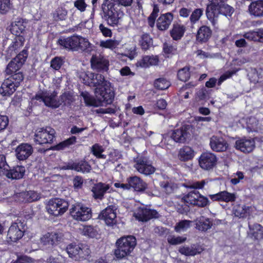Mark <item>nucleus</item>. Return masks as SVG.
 Returning <instances> with one entry per match:
<instances>
[{
	"label": "nucleus",
	"mask_w": 263,
	"mask_h": 263,
	"mask_svg": "<svg viewBox=\"0 0 263 263\" xmlns=\"http://www.w3.org/2000/svg\"><path fill=\"white\" fill-rule=\"evenodd\" d=\"M79 77L83 79V82L85 85L95 87V92L97 99L86 91L81 93L86 105L98 107L101 105L103 102L108 104L112 102L115 93L111 83L105 80L102 74L87 71L82 72Z\"/></svg>",
	"instance_id": "obj_1"
},
{
	"label": "nucleus",
	"mask_w": 263,
	"mask_h": 263,
	"mask_svg": "<svg viewBox=\"0 0 263 263\" xmlns=\"http://www.w3.org/2000/svg\"><path fill=\"white\" fill-rule=\"evenodd\" d=\"M117 3L115 0H104L101 6V17L106 22L107 24L111 27L117 26L119 23L117 9L119 5L124 6H130L133 0H117Z\"/></svg>",
	"instance_id": "obj_2"
},
{
	"label": "nucleus",
	"mask_w": 263,
	"mask_h": 263,
	"mask_svg": "<svg viewBox=\"0 0 263 263\" xmlns=\"http://www.w3.org/2000/svg\"><path fill=\"white\" fill-rule=\"evenodd\" d=\"M136 245V239L134 236L121 237L116 242V249L114 251L115 256L118 259H122L129 255Z\"/></svg>",
	"instance_id": "obj_3"
},
{
	"label": "nucleus",
	"mask_w": 263,
	"mask_h": 263,
	"mask_svg": "<svg viewBox=\"0 0 263 263\" xmlns=\"http://www.w3.org/2000/svg\"><path fill=\"white\" fill-rule=\"evenodd\" d=\"M234 12V9L224 3L217 6L207 5L206 15L208 19L211 21L213 26H215L217 24V18L219 14L224 16H231Z\"/></svg>",
	"instance_id": "obj_4"
},
{
	"label": "nucleus",
	"mask_w": 263,
	"mask_h": 263,
	"mask_svg": "<svg viewBox=\"0 0 263 263\" xmlns=\"http://www.w3.org/2000/svg\"><path fill=\"white\" fill-rule=\"evenodd\" d=\"M24 76L21 72L14 73L6 79L0 88V93L4 96H10L13 93L23 80Z\"/></svg>",
	"instance_id": "obj_5"
},
{
	"label": "nucleus",
	"mask_w": 263,
	"mask_h": 263,
	"mask_svg": "<svg viewBox=\"0 0 263 263\" xmlns=\"http://www.w3.org/2000/svg\"><path fill=\"white\" fill-rule=\"evenodd\" d=\"M69 203L65 199L55 198L50 199L46 205L48 213L54 216L63 215L68 210Z\"/></svg>",
	"instance_id": "obj_6"
},
{
	"label": "nucleus",
	"mask_w": 263,
	"mask_h": 263,
	"mask_svg": "<svg viewBox=\"0 0 263 263\" xmlns=\"http://www.w3.org/2000/svg\"><path fill=\"white\" fill-rule=\"evenodd\" d=\"M69 256L75 260L85 259L90 253L88 247L85 245L70 243L66 248Z\"/></svg>",
	"instance_id": "obj_7"
},
{
	"label": "nucleus",
	"mask_w": 263,
	"mask_h": 263,
	"mask_svg": "<svg viewBox=\"0 0 263 263\" xmlns=\"http://www.w3.org/2000/svg\"><path fill=\"white\" fill-rule=\"evenodd\" d=\"M70 213L73 219L79 221H85L91 217L90 209L80 202L72 205Z\"/></svg>",
	"instance_id": "obj_8"
},
{
	"label": "nucleus",
	"mask_w": 263,
	"mask_h": 263,
	"mask_svg": "<svg viewBox=\"0 0 263 263\" xmlns=\"http://www.w3.org/2000/svg\"><path fill=\"white\" fill-rule=\"evenodd\" d=\"M25 225L24 221L22 222L18 219L12 223L8 231L7 241L11 243L16 242L21 239L24 235Z\"/></svg>",
	"instance_id": "obj_9"
},
{
	"label": "nucleus",
	"mask_w": 263,
	"mask_h": 263,
	"mask_svg": "<svg viewBox=\"0 0 263 263\" xmlns=\"http://www.w3.org/2000/svg\"><path fill=\"white\" fill-rule=\"evenodd\" d=\"M55 134L54 129L50 127L40 128L34 135V141L39 144L52 143L55 138Z\"/></svg>",
	"instance_id": "obj_10"
},
{
	"label": "nucleus",
	"mask_w": 263,
	"mask_h": 263,
	"mask_svg": "<svg viewBox=\"0 0 263 263\" xmlns=\"http://www.w3.org/2000/svg\"><path fill=\"white\" fill-rule=\"evenodd\" d=\"M32 99L43 102L46 106L53 108H57L60 106V102L57 99V92L55 91H42L36 94Z\"/></svg>",
	"instance_id": "obj_11"
},
{
	"label": "nucleus",
	"mask_w": 263,
	"mask_h": 263,
	"mask_svg": "<svg viewBox=\"0 0 263 263\" xmlns=\"http://www.w3.org/2000/svg\"><path fill=\"white\" fill-rule=\"evenodd\" d=\"M116 210L117 208L115 205H110L102 211L99 217L103 220L107 226L113 227L117 223Z\"/></svg>",
	"instance_id": "obj_12"
},
{
	"label": "nucleus",
	"mask_w": 263,
	"mask_h": 263,
	"mask_svg": "<svg viewBox=\"0 0 263 263\" xmlns=\"http://www.w3.org/2000/svg\"><path fill=\"white\" fill-rule=\"evenodd\" d=\"M90 63L91 68L97 71L103 72L108 70V60L100 54L92 55Z\"/></svg>",
	"instance_id": "obj_13"
},
{
	"label": "nucleus",
	"mask_w": 263,
	"mask_h": 263,
	"mask_svg": "<svg viewBox=\"0 0 263 263\" xmlns=\"http://www.w3.org/2000/svg\"><path fill=\"white\" fill-rule=\"evenodd\" d=\"M217 161L216 155L210 152L202 153L199 159L200 166L205 170L212 169L216 165Z\"/></svg>",
	"instance_id": "obj_14"
},
{
	"label": "nucleus",
	"mask_w": 263,
	"mask_h": 263,
	"mask_svg": "<svg viewBox=\"0 0 263 263\" xmlns=\"http://www.w3.org/2000/svg\"><path fill=\"white\" fill-rule=\"evenodd\" d=\"M191 136V127L189 125H184L175 129L172 134V138L176 142L184 143Z\"/></svg>",
	"instance_id": "obj_15"
},
{
	"label": "nucleus",
	"mask_w": 263,
	"mask_h": 263,
	"mask_svg": "<svg viewBox=\"0 0 263 263\" xmlns=\"http://www.w3.org/2000/svg\"><path fill=\"white\" fill-rule=\"evenodd\" d=\"M159 216L156 210L147 208H140L135 215L136 218L141 221H147L152 218H159Z\"/></svg>",
	"instance_id": "obj_16"
},
{
	"label": "nucleus",
	"mask_w": 263,
	"mask_h": 263,
	"mask_svg": "<svg viewBox=\"0 0 263 263\" xmlns=\"http://www.w3.org/2000/svg\"><path fill=\"white\" fill-rule=\"evenodd\" d=\"M210 145L213 151L217 152H225L229 147V144L224 139L215 136L210 138Z\"/></svg>",
	"instance_id": "obj_17"
},
{
	"label": "nucleus",
	"mask_w": 263,
	"mask_h": 263,
	"mask_svg": "<svg viewBox=\"0 0 263 263\" xmlns=\"http://www.w3.org/2000/svg\"><path fill=\"white\" fill-rule=\"evenodd\" d=\"M235 147L243 153H250L255 147V142L252 139H239L236 141Z\"/></svg>",
	"instance_id": "obj_18"
},
{
	"label": "nucleus",
	"mask_w": 263,
	"mask_h": 263,
	"mask_svg": "<svg viewBox=\"0 0 263 263\" xmlns=\"http://www.w3.org/2000/svg\"><path fill=\"white\" fill-rule=\"evenodd\" d=\"M80 37L78 35H73L67 38L60 39L59 44L65 48L72 51H78V45L80 43Z\"/></svg>",
	"instance_id": "obj_19"
},
{
	"label": "nucleus",
	"mask_w": 263,
	"mask_h": 263,
	"mask_svg": "<svg viewBox=\"0 0 263 263\" xmlns=\"http://www.w3.org/2000/svg\"><path fill=\"white\" fill-rule=\"evenodd\" d=\"M134 167L139 173L145 175H151L155 171V168L152 165L148 164L145 159L142 158L136 161Z\"/></svg>",
	"instance_id": "obj_20"
},
{
	"label": "nucleus",
	"mask_w": 263,
	"mask_h": 263,
	"mask_svg": "<svg viewBox=\"0 0 263 263\" xmlns=\"http://www.w3.org/2000/svg\"><path fill=\"white\" fill-rule=\"evenodd\" d=\"M210 198L213 201H224L226 202H234L236 199L235 193H229L228 191H221L215 194H210Z\"/></svg>",
	"instance_id": "obj_21"
},
{
	"label": "nucleus",
	"mask_w": 263,
	"mask_h": 263,
	"mask_svg": "<svg viewBox=\"0 0 263 263\" xmlns=\"http://www.w3.org/2000/svg\"><path fill=\"white\" fill-rule=\"evenodd\" d=\"M15 153L18 160H24L32 154L33 148L30 144L22 143L16 147Z\"/></svg>",
	"instance_id": "obj_22"
},
{
	"label": "nucleus",
	"mask_w": 263,
	"mask_h": 263,
	"mask_svg": "<svg viewBox=\"0 0 263 263\" xmlns=\"http://www.w3.org/2000/svg\"><path fill=\"white\" fill-rule=\"evenodd\" d=\"M173 17V15L171 12L161 15L157 21L156 25L158 29L161 31L167 30L169 28Z\"/></svg>",
	"instance_id": "obj_23"
},
{
	"label": "nucleus",
	"mask_w": 263,
	"mask_h": 263,
	"mask_svg": "<svg viewBox=\"0 0 263 263\" xmlns=\"http://www.w3.org/2000/svg\"><path fill=\"white\" fill-rule=\"evenodd\" d=\"M129 189L133 188L137 192H143L146 188V183L140 178L137 176H133L127 179Z\"/></svg>",
	"instance_id": "obj_24"
},
{
	"label": "nucleus",
	"mask_w": 263,
	"mask_h": 263,
	"mask_svg": "<svg viewBox=\"0 0 263 263\" xmlns=\"http://www.w3.org/2000/svg\"><path fill=\"white\" fill-rule=\"evenodd\" d=\"M27 24L26 20L17 18L11 23L10 31L12 34L18 36L25 31Z\"/></svg>",
	"instance_id": "obj_25"
},
{
	"label": "nucleus",
	"mask_w": 263,
	"mask_h": 263,
	"mask_svg": "<svg viewBox=\"0 0 263 263\" xmlns=\"http://www.w3.org/2000/svg\"><path fill=\"white\" fill-rule=\"evenodd\" d=\"M250 14L257 17H263V0L252 2L249 6Z\"/></svg>",
	"instance_id": "obj_26"
},
{
	"label": "nucleus",
	"mask_w": 263,
	"mask_h": 263,
	"mask_svg": "<svg viewBox=\"0 0 263 263\" xmlns=\"http://www.w3.org/2000/svg\"><path fill=\"white\" fill-rule=\"evenodd\" d=\"M110 186L109 184L100 182L95 184L91 189L93 194V197L95 199L102 200L105 193L109 190Z\"/></svg>",
	"instance_id": "obj_27"
},
{
	"label": "nucleus",
	"mask_w": 263,
	"mask_h": 263,
	"mask_svg": "<svg viewBox=\"0 0 263 263\" xmlns=\"http://www.w3.org/2000/svg\"><path fill=\"white\" fill-rule=\"evenodd\" d=\"M25 173V168L23 166H16L13 169L8 168L4 176L11 179H20L22 178Z\"/></svg>",
	"instance_id": "obj_28"
},
{
	"label": "nucleus",
	"mask_w": 263,
	"mask_h": 263,
	"mask_svg": "<svg viewBox=\"0 0 263 263\" xmlns=\"http://www.w3.org/2000/svg\"><path fill=\"white\" fill-rule=\"evenodd\" d=\"M248 235L255 239L259 240L263 238V227L259 224L249 223Z\"/></svg>",
	"instance_id": "obj_29"
},
{
	"label": "nucleus",
	"mask_w": 263,
	"mask_h": 263,
	"mask_svg": "<svg viewBox=\"0 0 263 263\" xmlns=\"http://www.w3.org/2000/svg\"><path fill=\"white\" fill-rule=\"evenodd\" d=\"M212 221L210 218L203 216L197 218L195 221L196 229L201 232H206L212 228Z\"/></svg>",
	"instance_id": "obj_30"
},
{
	"label": "nucleus",
	"mask_w": 263,
	"mask_h": 263,
	"mask_svg": "<svg viewBox=\"0 0 263 263\" xmlns=\"http://www.w3.org/2000/svg\"><path fill=\"white\" fill-rule=\"evenodd\" d=\"M186 30L185 27L178 23L173 24V28L170 31V34L174 40L178 41L180 40L183 36Z\"/></svg>",
	"instance_id": "obj_31"
},
{
	"label": "nucleus",
	"mask_w": 263,
	"mask_h": 263,
	"mask_svg": "<svg viewBox=\"0 0 263 263\" xmlns=\"http://www.w3.org/2000/svg\"><path fill=\"white\" fill-rule=\"evenodd\" d=\"M212 35V30L206 26H202L199 29L197 34V40L200 42H206Z\"/></svg>",
	"instance_id": "obj_32"
},
{
	"label": "nucleus",
	"mask_w": 263,
	"mask_h": 263,
	"mask_svg": "<svg viewBox=\"0 0 263 263\" xmlns=\"http://www.w3.org/2000/svg\"><path fill=\"white\" fill-rule=\"evenodd\" d=\"M159 62L157 55H145L138 62V64L141 67H148L149 66L157 65Z\"/></svg>",
	"instance_id": "obj_33"
},
{
	"label": "nucleus",
	"mask_w": 263,
	"mask_h": 263,
	"mask_svg": "<svg viewBox=\"0 0 263 263\" xmlns=\"http://www.w3.org/2000/svg\"><path fill=\"white\" fill-rule=\"evenodd\" d=\"M194 156V151L188 146H184L179 150L178 157L181 161H186L191 160Z\"/></svg>",
	"instance_id": "obj_34"
},
{
	"label": "nucleus",
	"mask_w": 263,
	"mask_h": 263,
	"mask_svg": "<svg viewBox=\"0 0 263 263\" xmlns=\"http://www.w3.org/2000/svg\"><path fill=\"white\" fill-rule=\"evenodd\" d=\"M201 249L196 245H192L191 246H184L181 247L179 251L182 254L186 256H194L197 254L201 252Z\"/></svg>",
	"instance_id": "obj_35"
},
{
	"label": "nucleus",
	"mask_w": 263,
	"mask_h": 263,
	"mask_svg": "<svg viewBox=\"0 0 263 263\" xmlns=\"http://www.w3.org/2000/svg\"><path fill=\"white\" fill-rule=\"evenodd\" d=\"M78 46V51L85 52L88 53H90L93 48V46L90 43L87 39L81 36L80 37V43Z\"/></svg>",
	"instance_id": "obj_36"
},
{
	"label": "nucleus",
	"mask_w": 263,
	"mask_h": 263,
	"mask_svg": "<svg viewBox=\"0 0 263 263\" xmlns=\"http://www.w3.org/2000/svg\"><path fill=\"white\" fill-rule=\"evenodd\" d=\"M159 185L162 192L167 195L171 194L177 188V185L171 181H162L160 182Z\"/></svg>",
	"instance_id": "obj_37"
},
{
	"label": "nucleus",
	"mask_w": 263,
	"mask_h": 263,
	"mask_svg": "<svg viewBox=\"0 0 263 263\" xmlns=\"http://www.w3.org/2000/svg\"><path fill=\"white\" fill-rule=\"evenodd\" d=\"M22 65L21 63L13 59L6 67L5 70L6 74L12 76L14 73H16V71L21 68Z\"/></svg>",
	"instance_id": "obj_38"
},
{
	"label": "nucleus",
	"mask_w": 263,
	"mask_h": 263,
	"mask_svg": "<svg viewBox=\"0 0 263 263\" xmlns=\"http://www.w3.org/2000/svg\"><path fill=\"white\" fill-rule=\"evenodd\" d=\"M248 76L251 81L254 83L261 82L263 81V70L261 69H252L248 74Z\"/></svg>",
	"instance_id": "obj_39"
},
{
	"label": "nucleus",
	"mask_w": 263,
	"mask_h": 263,
	"mask_svg": "<svg viewBox=\"0 0 263 263\" xmlns=\"http://www.w3.org/2000/svg\"><path fill=\"white\" fill-rule=\"evenodd\" d=\"M75 171L83 173H89L91 169V166L85 161H80L75 162Z\"/></svg>",
	"instance_id": "obj_40"
},
{
	"label": "nucleus",
	"mask_w": 263,
	"mask_h": 263,
	"mask_svg": "<svg viewBox=\"0 0 263 263\" xmlns=\"http://www.w3.org/2000/svg\"><path fill=\"white\" fill-rule=\"evenodd\" d=\"M139 42L142 48L144 50L148 49L153 45L152 39L147 33L142 34Z\"/></svg>",
	"instance_id": "obj_41"
},
{
	"label": "nucleus",
	"mask_w": 263,
	"mask_h": 263,
	"mask_svg": "<svg viewBox=\"0 0 263 263\" xmlns=\"http://www.w3.org/2000/svg\"><path fill=\"white\" fill-rule=\"evenodd\" d=\"M209 179H205L199 181H193L190 182L187 187L191 189L201 190L203 189L204 187L209 182Z\"/></svg>",
	"instance_id": "obj_42"
},
{
	"label": "nucleus",
	"mask_w": 263,
	"mask_h": 263,
	"mask_svg": "<svg viewBox=\"0 0 263 263\" xmlns=\"http://www.w3.org/2000/svg\"><path fill=\"white\" fill-rule=\"evenodd\" d=\"M247 125L249 132H257L261 129V127L258 126V120L254 117H250L247 119Z\"/></svg>",
	"instance_id": "obj_43"
},
{
	"label": "nucleus",
	"mask_w": 263,
	"mask_h": 263,
	"mask_svg": "<svg viewBox=\"0 0 263 263\" xmlns=\"http://www.w3.org/2000/svg\"><path fill=\"white\" fill-rule=\"evenodd\" d=\"M104 151V149L102 146L98 143L93 145L91 148V153L98 158H106V156L102 154Z\"/></svg>",
	"instance_id": "obj_44"
},
{
	"label": "nucleus",
	"mask_w": 263,
	"mask_h": 263,
	"mask_svg": "<svg viewBox=\"0 0 263 263\" xmlns=\"http://www.w3.org/2000/svg\"><path fill=\"white\" fill-rule=\"evenodd\" d=\"M62 234L60 233H51L47 234L43 239H48L47 242L51 245L54 244L55 242L60 241L62 238Z\"/></svg>",
	"instance_id": "obj_45"
},
{
	"label": "nucleus",
	"mask_w": 263,
	"mask_h": 263,
	"mask_svg": "<svg viewBox=\"0 0 263 263\" xmlns=\"http://www.w3.org/2000/svg\"><path fill=\"white\" fill-rule=\"evenodd\" d=\"M199 196V192H190L184 197V201L186 203L194 205L196 203L198 197Z\"/></svg>",
	"instance_id": "obj_46"
},
{
	"label": "nucleus",
	"mask_w": 263,
	"mask_h": 263,
	"mask_svg": "<svg viewBox=\"0 0 263 263\" xmlns=\"http://www.w3.org/2000/svg\"><path fill=\"white\" fill-rule=\"evenodd\" d=\"M74 100L73 96L70 93H64L62 94L59 99L60 105L64 103L65 105H69Z\"/></svg>",
	"instance_id": "obj_47"
},
{
	"label": "nucleus",
	"mask_w": 263,
	"mask_h": 263,
	"mask_svg": "<svg viewBox=\"0 0 263 263\" xmlns=\"http://www.w3.org/2000/svg\"><path fill=\"white\" fill-rule=\"evenodd\" d=\"M10 0H0V13L7 14L12 8Z\"/></svg>",
	"instance_id": "obj_48"
},
{
	"label": "nucleus",
	"mask_w": 263,
	"mask_h": 263,
	"mask_svg": "<svg viewBox=\"0 0 263 263\" xmlns=\"http://www.w3.org/2000/svg\"><path fill=\"white\" fill-rule=\"evenodd\" d=\"M170 86V83L164 78H159L155 80L154 86L160 90H164L168 88Z\"/></svg>",
	"instance_id": "obj_49"
},
{
	"label": "nucleus",
	"mask_w": 263,
	"mask_h": 263,
	"mask_svg": "<svg viewBox=\"0 0 263 263\" xmlns=\"http://www.w3.org/2000/svg\"><path fill=\"white\" fill-rule=\"evenodd\" d=\"M67 11L63 8H58L53 14V17L56 21H64L67 18Z\"/></svg>",
	"instance_id": "obj_50"
},
{
	"label": "nucleus",
	"mask_w": 263,
	"mask_h": 263,
	"mask_svg": "<svg viewBox=\"0 0 263 263\" xmlns=\"http://www.w3.org/2000/svg\"><path fill=\"white\" fill-rule=\"evenodd\" d=\"M76 142V137L72 136L67 140L60 143L56 146L57 150H62Z\"/></svg>",
	"instance_id": "obj_51"
},
{
	"label": "nucleus",
	"mask_w": 263,
	"mask_h": 263,
	"mask_svg": "<svg viewBox=\"0 0 263 263\" xmlns=\"http://www.w3.org/2000/svg\"><path fill=\"white\" fill-rule=\"evenodd\" d=\"M191 223V221L190 220H182L177 223L175 229L177 232H183L190 228Z\"/></svg>",
	"instance_id": "obj_52"
},
{
	"label": "nucleus",
	"mask_w": 263,
	"mask_h": 263,
	"mask_svg": "<svg viewBox=\"0 0 263 263\" xmlns=\"http://www.w3.org/2000/svg\"><path fill=\"white\" fill-rule=\"evenodd\" d=\"M192 13L190 17V20L192 24H195L199 21L201 15L203 14V9L197 8L194 11H192Z\"/></svg>",
	"instance_id": "obj_53"
},
{
	"label": "nucleus",
	"mask_w": 263,
	"mask_h": 263,
	"mask_svg": "<svg viewBox=\"0 0 263 263\" xmlns=\"http://www.w3.org/2000/svg\"><path fill=\"white\" fill-rule=\"evenodd\" d=\"M120 44V42L117 40H107L106 41H102L100 42V46L110 49H114L116 48Z\"/></svg>",
	"instance_id": "obj_54"
},
{
	"label": "nucleus",
	"mask_w": 263,
	"mask_h": 263,
	"mask_svg": "<svg viewBox=\"0 0 263 263\" xmlns=\"http://www.w3.org/2000/svg\"><path fill=\"white\" fill-rule=\"evenodd\" d=\"M146 193L151 196H155V197H160L162 195L161 192L160 191L159 189L155 186L154 185H149L148 187L146 186V188L145 189Z\"/></svg>",
	"instance_id": "obj_55"
},
{
	"label": "nucleus",
	"mask_w": 263,
	"mask_h": 263,
	"mask_svg": "<svg viewBox=\"0 0 263 263\" xmlns=\"http://www.w3.org/2000/svg\"><path fill=\"white\" fill-rule=\"evenodd\" d=\"M190 77L189 68L185 67L180 69L178 72V78L181 81L185 82L189 80Z\"/></svg>",
	"instance_id": "obj_56"
},
{
	"label": "nucleus",
	"mask_w": 263,
	"mask_h": 263,
	"mask_svg": "<svg viewBox=\"0 0 263 263\" xmlns=\"http://www.w3.org/2000/svg\"><path fill=\"white\" fill-rule=\"evenodd\" d=\"M210 203V201L208 198L199 193V196H198V199H197L194 205H196L200 208H203L209 205Z\"/></svg>",
	"instance_id": "obj_57"
},
{
	"label": "nucleus",
	"mask_w": 263,
	"mask_h": 263,
	"mask_svg": "<svg viewBox=\"0 0 263 263\" xmlns=\"http://www.w3.org/2000/svg\"><path fill=\"white\" fill-rule=\"evenodd\" d=\"M10 166L7 163L5 156L0 155V176H4Z\"/></svg>",
	"instance_id": "obj_58"
},
{
	"label": "nucleus",
	"mask_w": 263,
	"mask_h": 263,
	"mask_svg": "<svg viewBox=\"0 0 263 263\" xmlns=\"http://www.w3.org/2000/svg\"><path fill=\"white\" fill-rule=\"evenodd\" d=\"M167 240L170 244L172 245H176L185 241L186 238L181 236L175 237L174 236H169L167 237Z\"/></svg>",
	"instance_id": "obj_59"
},
{
	"label": "nucleus",
	"mask_w": 263,
	"mask_h": 263,
	"mask_svg": "<svg viewBox=\"0 0 263 263\" xmlns=\"http://www.w3.org/2000/svg\"><path fill=\"white\" fill-rule=\"evenodd\" d=\"M233 213L236 217L240 218L245 216L246 210L244 209L243 206L238 205L234 207Z\"/></svg>",
	"instance_id": "obj_60"
},
{
	"label": "nucleus",
	"mask_w": 263,
	"mask_h": 263,
	"mask_svg": "<svg viewBox=\"0 0 263 263\" xmlns=\"http://www.w3.org/2000/svg\"><path fill=\"white\" fill-rule=\"evenodd\" d=\"M27 196L26 199H27V202H31L40 198V194L34 191H27Z\"/></svg>",
	"instance_id": "obj_61"
},
{
	"label": "nucleus",
	"mask_w": 263,
	"mask_h": 263,
	"mask_svg": "<svg viewBox=\"0 0 263 263\" xmlns=\"http://www.w3.org/2000/svg\"><path fill=\"white\" fill-rule=\"evenodd\" d=\"M197 97L200 100H206L210 98V92L205 88H203L197 92Z\"/></svg>",
	"instance_id": "obj_62"
},
{
	"label": "nucleus",
	"mask_w": 263,
	"mask_h": 263,
	"mask_svg": "<svg viewBox=\"0 0 263 263\" xmlns=\"http://www.w3.org/2000/svg\"><path fill=\"white\" fill-rule=\"evenodd\" d=\"M63 63V60L61 58L55 57L51 61V67L55 70H59Z\"/></svg>",
	"instance_id": "obj_63"
},
{
	"label": "nucleus",
	"mask_w": 263,
	"mask_h": 263,
	"mask_svg": "<svg viewBox=\"0 0 263 263\" xmlns=\"http://www.w3.org/2000/svg\"><path fill=\"white\" fill-rule=\"evenodd\" d=\"M233 177V178L231 179L230 182L232 184L236 185L243 179L244 175L241 172H237L236 173L234 174Z\"/></svg>",
	"instance_id": "obj_64"
}]
</instances>
